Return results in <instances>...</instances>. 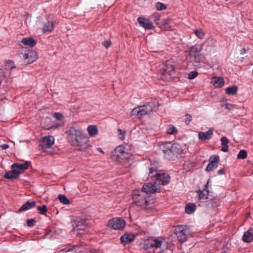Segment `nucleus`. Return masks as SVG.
<instances>
[{"label": "nucleus", "instance_id": "50", "mask_svg": "<svg viewBox=\"0 0 253 253\" xmlns=\"http://www.w3.org/2000/svg\"><path fill=\"white\" fill-rule=\"evenodd\" d=\"M221 151L226 152L228 151V145H224L223 146L222 148L221 149Z\"/></svg>", "mask_w": 253, "mask_h": 253}, {"label": "nucleus", "instance_id": "27", "mask_svg": "<svg viewBox=\"0 0 253 253\" xmlns=\"http://www.w3.org/2000/svg\"><path fill=\"white\" fill-rule=\"evenodd\" d=\"M190 57L191 59V61L193 62L194 66L197 68H199L200 67V63L201 62L202 59L201 54Z\"/></svg>", "mask_w": 253, "mask_h": 253}, {"label": "nucleus", "instance_id": "54", "mask_svg": "<svg viewBox=\"0 0 253 253\" xmlns=\"http://www.w3.org/2000/svg\"><path fill=\"white\" fill-rule=\"evenodd\" d=\"M245 52V48H243L241 50V54H244Z\"/></svg>", "mask_w": 253, "mask_h": 253}, {"label": "nucleus", "instance_id": "21", "mask_svg": "<svg viewBox=\"0 0 253 253\" xmlns=\"http://www.w3.org/2000/svg\"><path fill=\"white\" fill-rule=\"evenodd\" d=\"M202 48V45L199 44H196L192 46L189 51L190 57L201 55L200 52L201 51Z\"/></svg>", "mask_w": 253, "mask_h": 253}, {"label": "nucleus", "instance_id": "7", "mask_svg": "<svg viewBox=\"0 0 253 253\" xmlns=\"http://www.w3.org/2000/svg\"><path fill=\"white\" fill-rule=\"evenodd\" d=\"M83 133L81 129L74 126H70L66 131L67 138L71 143Z\"/></svg>", "mask_w": 253, "mask_h": 253}, {"label": "nucleus", "instance_id": "24", "mask_svg": "<svg viewBox=\"0 0 253 253\" xmlns=\"http://www.w3.org/2000/svg\"><path fill=\"white\" fill-rule=\"evenodd\" d=\"M21 42L30 47H34L36 44V41L31 37L24 38L21 40Z\"/></svg>", "mask_w": 253, "mask_h": 253}, {"label": "nucleus", "instance_id": "38", "mask_svg": "<svg viewBox=\"0 0 253 253\" xmlns=\"http://www.w3.org/2000/svg\"><path fill=\"white\" fill-rule=\"evenodd\" d=\"M37 209L39 211L40 213L42 214H45L47 211V208L45 205L38 206L37 207Z\"/></svg>", "mask_w": 253, "mask_h": 253}, {"label": "nucleus", "instance_id": "6", "mask_svg": "<svg viewBox=\"0 0 253 253\" xmlns=\"http://www.w3.org/2000/svg\"><path fill=\"white\" fill-rule=\"evenodd\" d=\"M189 232V230L186 227L182 225L177 226L174 230V233L181 243L186 241Z\"/></svg>", "mask_w": 253, "mask_h": 253}, {"label": "nucleus", "instance_id": "48", "mask_svg": "<svg viewBox=\"0 0 253 253\" xmlns=\"http://www.w3.org/2000/svg\"><path fill=\"white\" fill-rule=\"evenodd\" d=\"M35 222V221L34 219H29L27 220V225L28 226H34Z\"/></svg>", "mask_w": 253, "mask_h": 253}, {"label": "nucleus", "instance_id": "42", "mask_svg": "<svg viewBox=\"0 0 253 253\" xmlns=\"http://www.w3.org/2000/svg\"><path fill=\"white\" fill-rule=\"evenodd\" d=\"M195 34L200 39H203L204 33L201 30H196L194 31Z\"/></svg>", "mask_w": 253, "mask_h": 253}, {"label": "nucleus", "instance_id": "9", "mask_svg": "<svg viewBox=\"0 0 253 253\" xmlns=\"http://www.w3.org/2000/svg\"><path fill=\"white\" fill-rule=\"evenodd\" d=\"M126 225L125 221L121 218H113L110 220L108 226L114 229H123Z\"/></svg>", "mask_w": 253, "mask_h": 253}, {"label": "nucleus", "instance_id": "36", "mask_svg": "<svg viewBox=\"0 0 253 253\" xmlns=\"http://www.w3.org/2000/svg\"><path fill=\"white\" fill-rule=\"evenodd\" d=\"M167 132L169 134H174L177 132V130L176 127L170 125L168 126Z\"/></svg>", "mask_w": 253, "mask_h": 253}, {"label": "nucleus", "instance_id": "25", "mask_svg": "<svg viewBox=\"0 0 253 253\" xmlns=\"http://www.w3.org/2000/svg\"><path fill=\"white\" fill-rule=\"evenodd\" d=\"M140 246L145 250L152 249L151 237L143 239L140 243Z\"/></svg>", "mask_w": 253, "mask_h": 253}, {"label": "nucleus", "instance_id": "40", "mask_svg": "<svg viewBox=\"0 0 253 253\" xmlns=\"http://www.w3.org/2000/svg\"><path fill=\"white\" fill-rule=\"evenodd\" d=\"M15 67L14 64L12 61L9 60L6 62L5 68L6 69L11 70L14 68Z\"/></svg>", "mask_w": 253, "mask_h": 253}, {"label": "nucleus", "instance_id": "49", "mask_svg": "<svg viewBox=\"0 0 253 253\" xmlns=\"http://www.w3.org/2000/svg\"><path fill=\"white\" fill-rule=\"evenodd\" d=\"M161 23L163 25L165 26L169 24V20L168 19H163Z\"/></svg>", "mask_w": 253, "mask_h": 253}, {"label": "nucleus", "instance_id": "43", "mask_svg": "<svg viewBox=\"0 0 253 253\" xmlns=\"http://www.w3.org/2000/svg\"><path fill=\"white\" fill-rule=\"evenodd\" d=\"M198 72L197 71L190 72L188 74V79L190 80L195 78L198 75Z\"/></svg>", "mask_w": 253, "mask_h": 253}, {"label": "nucleus", "instance_id": "32", "mask_svg": "<svg viewBox=\"0 0 253 253\" xmlns=\"http://www.w3.org/2000/svg\"><path fill=\"white\" fill-rule=\"evenodd\" d=\"M237 90V86L233 85L226 88V93L229 95H234L236 93Z\"/></svg>", "mask_w": 253, "mask_h": 253}, {"label": "nucleus", "instance_id": "46", "mask_svg": "<svg viewBox=\"0 0 253 253\" xmlns=\"http://www.w3.org/2000/svg\"><path fill=\"white\" fill-rule=\"evenodd\" d=\"M228 142H229V141L226 137H221V144L222 146L227 145Z\"/></svg>", "mask_w": 253, "mask_h": 253}, {"label": "nucleus", "instance_id": "34", "mask_svg": "<svg viewBox=\"0 0 253 253\" xmlns=\"http://www.w3.org/2000/svg\"><path fill=\"white\" fill-rule=\"evenodd\" d=\"M160 17V14L158 13H154L150 16V17L153 19L154 21L159 27L161 26V23L159 22Z\"/></svg>", "mask_w": 253, "mask_h": 253}, {"label": "nucleus", "instance_id": "51", "mask_svg": "<svg viewBox=\"0 0 253 253\" xmlns=\"http://www.w3.org/2000/svg\"><path fill=\"white\" fill-rule=\"evenodd\" d=\"M8 147H9V146L7 144H3V145H0V147L2 149H6L8 148Z\"/></svg>", "mask_w": 253, "mask_h": 253}, {"label": "nucleus", "instance_id": "30", "mask_svg": "<svg viewBox=\"0 0 253 253\" xmlns=\"http://www.w3.org/2000/svg\"><path fill=\"white\" fill-rule=\"evenodd\" d=\"M87 130L88 134L91 136L96 135L98 133L97 128L95 126H89Z\"/></svg>", "mask_w": 253, "mask_h": 253}, {"label": "nucleus", "instance_id": "23", "mask_svg": "<svg viewBox=\"0 0 253 253\" xmlns=\"http://www.w3.org/2000/svg\"><path fill=\"white\" fill-rule=\"evenodd\" d=\"M211 83L215 87H221L224 84V81L221 77H213Z\"/></svg>", "mask_w": 253, "mask_h": 253}, {"label": "nucleus", "instance_id": "47", "mask_svg": "<svg viewBox=\"0 0 253 253\" xmlns=\"http://www.w3.org/2000/svg\"><path fill=\"white\" fill-rule=\"evenodd\" d=\"M102 44L106 48H108L111 45V42L110 41H104L102 42Z\"/></svg>", "mask_w": 253, "mask_h": 253}, {"label": "nucleus", "instance_id": "26", "mask_svg": "<svg viewBox=\"0 0 253 253\" xmlns=\"http://www.w3.org/2000/svg\"><path fill=\"white\" fill-rule=\"evenodd\" d=\"M36 205V202L34 201H27L26 203L24 204L20 208V211H24L30 209L34 207Z\"/></svg>", "mask_w": 253, "mask_h": 253}, {"label": "nucleus", "instance_id": "55", "mask_svg": "<svg viewBox=\"0 0 253 253\" xmlns=\"http://www.w3.org/2000/svg\"><path fill=\"white\" fill-rule=\"evenodd\" d=\"M53 127V126H49V127H47L46 128L47 129H49L50 128H51Z\"/></svg>", "mask_w": 253, "mask_h": 253}, {"label": "nucleus", "instance_id": "35", "mask_svg": "<svg viewBox=\"0 0 253 253\" xmlns=\"http://www.w3.org/2000/svg\"><path fill=\"white\" fill-rule=\"evenodd\" d=\"M58 198L60 202L64 204L67 205L70 203L69 200L64 195L60 194L58 195Z\"/></svg>", "mask_w": 253, "mask_h": 253}, {"label": "nucleus", "instance_id": "29", "mask_svg": "<svg viewBox=\"0 0 253 253\" xmlns=\"http://www.w3.org/2000/svg\"><path fill=\"white\" fill-rule=\"evenodd\" d=\"M4 177L7 179H16L18 177V175L16 174V172L14 171V169H12L11 171L5 172Z\"/></svg>", "mask_w": 253, "mask_h": 253}, {"label": "nucleus", "instance_id": "14", "mask_svg": "<svg viewBox=\"0 0 253 253\" xmlns=\"http://www.w3.org/2000/svg\"><path fill=\"white\" fill-rule=\"evenodd\" d=\"M24 59L26 63L31 64L38 59V55L36 52L33 50H28L27 52L24 55Z\"/></svg>", "mask_w": 253, "mask_h": 253}, {"label": "nucleus", "instance_id": "37", "mask_svg": "<svg viewBox=\"0 0 253 253\" xmlns=\"http://www.w3.org/2000/svg\"><path fill=\"white\" fill-rule=\"evenodd\" d=\"M247 152L244 150H241L238 154L237 157L239 159H244L247 158Z\"/></svg>", "mask_w": 253, "mask_h": 253}, {"label": "nucleus", "instance_id": "41", "mask_svg": "<svg viewBox=\"0 0 253 253\" xmlns=\"http://www.w3.org/2000/svg\"><path fill=\"white\" fill-rule=\"evenodd\" d=\"M118 131V136L120 139L123 140L125 139L126 131L121 129H119Z\"/></svg>", "mask_w": 253, "mask_h": 253}, {"label": "nucleus", "instance_id": "28", "mask_svg": "<svg viewBox=\"0 0 253 253\" xmlns=\"http://www.w3.org/2000/svg\"><path fill=\"white\" fill-rule=\"evenodd\" d=\"M54 27V23L52 21H48L47 22L44 24V26L43 27V31L44 33L46 32H51L53 31Z\"/></svg>", "mask_w": 253, "mask_h": 253}, {"label": "nucleus", "instance_id": "2", "mask_svg": "<svg viewBox=\"0 0 253 253\" xmlns=\"http://www.w3.org/2000/svg\"><path fill=\"white\" fill-rule=\"evenodd\" d=\"M133 200L137 206L143 209L149 210L154 206V200L149 194L141 190L135 192L133 195Z\"/></svg>", "mask_w": 253, "mask_h": 253}, {"label": "nucleus", "instance_id": "19", "mask_svg": "<svg viewBox=\"0 0 253 253\" xmlns=\"http://www.w3.org/2000/svg\"><path fill=\"white\" fill-rule=\"evenodd\" d=\"M213 131V128H210L207 132L200 131L198 133V137L201 140H206L210 139Z\"/></svg>", "mask_w": 253, "mask_h": 253}, {"label": "nucleus", "instance_id": "20", "mask_svg": "<svg viewBox=\"0 0 253 253\" xmlns=\"http://www.w3.org/2000/svg\"><path fill=\"white\" fill-rule=\"evenodd\" d=\"M243 240L245 242L249 243L253 240V228H250L245 232L243 236Z\"/></svg>", "mask_w": 253, "mask_h": 253}, {"label": "nucleus", "instance_id": "13", "mask_svg": "<svg viewBox=\"0 0 253 253\" xmlns=\"http://www.w3.org/2000/svg\"><path fill=\"white\" fill-rule=\"evenodd\" d=\"M28 167L29 164L27 162H25L23 164L15 163L11 166V169H14V171L16 172V174L18 175L27 169Z\"/></svg>", "mask_w": 253, "mask_h": 253}, {"label": "nucleus", "instance_id": "45", "mask_svg": "<svg viewBox=\"0 0 253 253\" xmlns=\"http://www.w3.org/2000/svg\"><path fill=\"white\" fill-rule=\"evenodd\" d=\"M186 121L185 123L186 125H188L189 123L192 121V117L190 114H187L185 115Z\"/></svg>", "mask_w": 253, "mask_h": 253}, {"label": "nucleus", "instance_id": "10", "mask_svg": "<svg viewBox=\"0 0 253 253\" xmlns=\"http://www.w3.org/2000/svg\"><path fill=\"white\" fill-rule=\"evenodd\" d=\"M142 190L149 195V193L160 192L161 187L156 182H150L144 185Z\"/></svg>", "mask_w": 253, "mask_h": 253}, {"label": "nucleus", "instance_id": "56", "mask_svg": "<svg viewBox=\"0 0 253 253\" xmlns=\"http://www.w3.org/2000/svg\"><path fill=\"white\" fill-rule=\"evenodd\" d=\"M3 75V73L2 72H0V76H2Z\"/></svg>", "mask_w": 253, "mask_h": 253}, {"label": "nucleus", "instance_id": "52", "mask_svg": "<svg viewBox=\"0 0 253 253\" xmlns=\"http://www.w3.org/2000/svg\"><path fill=\"white\" fill-rule=\"evenodd\" d=\"M217 173L218 174H222L224 173V170L223 169H220L218 171Z\"/></svg>", "mask_w": 253, "mask_h": 253}, {"label": "nucleus", "instance_id": "53", "mask_svg": "<svg viewBox=\"0 0 253 253\" xmlns=\"http://www.w3.org/2000/svg\"><path fill=\"white\" fill-rule=\"evenodd\" d=\"M97 149L99 152H101L102 154H104L103 151L100 148H97Z\"/></svg>", "mask_w": 253, "mask_h": 253}, {"label": "nucleus", "instance_id": "4", "mask_svg": "<svg viewBox=\"0 0 253 253\" xmlns=\"http://www.w3.org/2000/svg\"><path fill=\"white\" fill-rule=\"evenodd\" d=\"M71 144L79 150L83 151H85L90 146L88 138L84 133L78 136Z\"/></svg>", "mask_w": 253, "mask_h": 253}, {"label": "nucleus", "instance_id": "11", "mask_svg": "<svg viewBox=\"0 0 253 253\" xmlns=\"http://www.w3.org/2000/svg\"><path fill=\"white\" fill-rule=\"evenodd\" d=\"M164 242L159 239L151 237L152 249L154 253H161L162 250V246Z\"/></svg>", "mask_w": 253, "mask_h": 253}, {"label": "nucleus", "instance_id": "15", "mask_svg": "<svg viewBox=\"0 0 253 253\" xmlns=\"http://www.w3.org/2000/svg\"><path fill=\"white\" fill-rule=\"evenodd\" d=\"M219 161L218 156H212L210 158V163L208 164L206 168L208 171H211L217 167Z\"/></svg>", "mask_w": 253, "mask_h": 253}, {"label": "nucleus", "instance_id": "5", "mask_svg": "<svg viewBox=\"0 0 253 253\" xmlns=\"http://www.w3.org/2000/svg\"><path fill=\"white\" fill-rule=\"evenodd\" d=\"M152 110V106L150 104H146L133 109L131 111V115H136L139 118H140L144 115L151 113Z\"/></svg>", "mask_w": 253, "mask_h": 253}, {"label": "nucleus", "instance_id": "8", "mask_svg": "<svg viewBox=\"0 0 253 253\" xmlns=\"http://www.w3.org/2000/svg\"><path fill=\"white\" fill-rule=\"evenodd\" d=\"M127 154V153L125 148L122 146H120L117 147L113 152L112 158L115 161H120L125 159Z\"/></svg>", "mask_w": 253, "mask_h": 253}, {"label": "nucleus", "instance_id": "3", "mask_svg": "<svg viewBox=\"0 0 253 253\" xmlns=\"http://www.w3.org/2000/svg\"><path fill=\"white\" fill-rule=\"evenodd\" d=\"M158 166V163L157 162H154L153 164H151L150 167H148L149 176L151 177L156 176L157 181L163 185L168 184L170 180V176L165 173H157Z\"/></svg>", "mask_w": 253, "mask_h": 253}, {"label": "nucleus", "instance_id": "12", "mask_svg": "<svg viewBox=\"0 0 253 253\" xmlns=\"http://www.w3.org/2000/svg\"><path fill=\"white\" fill-rule=\"evenodd\" d=\"M54 143V138L52 136L48 135L42 138L40 145L42 149L49 148L53 145Z\"/></svg>", "mask_w": 253, "mask_h": 253}, {"label": "nucleus", "instance_id": "57", "mask_svg": "<svg viewBox=\"0 0 253 253\" xmlns=\"http://www.w3.org/2000/svg\"><path fill=\"white\" fill-rule=\"evenodd\" d=\"M209 180H208L207 183V185H208L209 184Z\"/></svg>", "mask_w": 253, "mask_h": 253}, {"label": "nucleus", "instance_id": "22", "mask_svg": "<svg viewBox=\"0 0 253 253\" xmlns=\"http://www.w3.org/2000/svg\"><path fill=\"white\" fill-rule=\"evenodd\" d=\"M134 238L135 236L132 234H126L121 236L120 240L122 243L128 244L133 242Z\"/></svg>", "mask_w": 253, "mask_h": 253}, {"label": "nucleus", "instance_id": "31", "mask_svg": "<svg viewBox=\"0 0 253 253\" xmlns=\"http://www.w3.org/2000/svg\"><path fill=\"white\" fill-rule=\"evenodd\" d=\"M196 206L194 204L187 205L185 206V211L188 214H191L195 211Z\"/></svg>", "mask_w": 253, "mask_h": 253}, {"label": "nucleus", "instance_id": "1", "mask_svg": "<svg viewBox=\"0 0 253 253\" xmlns=\"http://www.w3.org/2000/svg\"><path fill=\"white\" fill-rule=\"evenodd\" d=\"M161 148L165 157L169 160H175L179 158L182 152L180 145L177 143L166 142L162 144Z\"/></svg>", "mask_w": 253, "mask_h": 253}, {"label": "nucleus", "instance_id": "18", "mask_svg": "<svg viewBox=\"0 0 253 253\" xmlns=\"http://www.w3.org/2000/svg\"><path fill=\"white\" fill-rule=\"evenodd\" d=\"M174 64L171 61H167L163 69V75H165L167 74L170 75L172 73L174 72Z\"/></svg>", "mask_w": 253, "mask_h": 253}, {"label": "nucleus", "instance_id": "33", "mask_svg": "<svg viewBox=\"0 0 253 253\" xmlns=\"http://www.w3.org/2000/svg\"><path fill=\"white\" fill-rule=\"evenodd\" d=\"M85 220L80 219L77 221V223L75 225L76 227L77 228L78 230H83L85 225Z\"/></svg>", "mask_w": 253, "mask_h": 253}, {"label": "nucleus", "instance_id": "44", "mask_svg": "<svg viewBox=\"0 0 253 253\" xmlns=\"http://www.w3.org/2000/svg\"><path fill=\"white\" fill-rule=\"evenodd\" d=\"M53 117L55 118L57 120L61 121L63 118V116L62 114L60 113H54L53 114Z\"/></svg>", "mask_w": 253, "mask_h": 253}, {"label": "nucleus", "instance_id": "17", "mask_svg": "<svg viewBox=\"0 0 253 253\" xmlns=\"http://www.w3.org/2000/svg\"><path fill=\"white\" fill-rule=\"evenodd\" d=\"M137 21L140 26L145 29L151 30L154 28L153 23L148 19L140 17L137 18Z\"/></svg>", "mask_w": 253, "mask_h": 253}, {"label": "nucleus", "instance_id": "16", "mask_svg": "<svg viewBox=\"0 0 253 253\" xmlns=\"http://www.w3.org/2000/svg\"><path fill=\"white\" fill-rule=\"evenodd\" d=\"M197 193L199 195V200L201 203L209 202V199H211V198L210 197V196H211L210 192L206 189L202 191L199 190Z\"/></svg>", "mask_w": 253, "mask_h": 253}, {"label": "nucleus", "instance_id": "39", "mask_svg": "<svg viewBox=\"0 0 253 253\" xmlns=\"http://www.w3.org/2000/svg\"><path fill=\"white\" fill-rule=\"evenodd\" d=\"M156 9L158 10H163L166 9V6L162 2H158L155 5Z\"/></svg>", "mask_w": 253, "mask_h": 253}]
</instances>
